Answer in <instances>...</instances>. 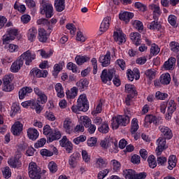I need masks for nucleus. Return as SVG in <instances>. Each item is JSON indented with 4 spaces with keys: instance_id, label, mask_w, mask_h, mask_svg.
Listing matches in <instances>:
<instances>
[{
    "instance_id": "1",
    "label": "nucleus",
    "mask_w": 179,
    "mask_h": 179,
    "mask_svg": "<svg viewBox=\"0 0 179 179\" xmlns=\"http://www.w3.org/2000/svg\"><path fill=\"white\" fill-rule=\"evenodd\" d=\"M89 110V101L86 94H80L77 100V105L71 107V111L76 114H79L80 111L86 113Z\"/></svg>"
},
{
    "instance_id": "2",
    "label": "nucleus",
    "mask_w": 179,
    "mask_h": 179,
    "mask_svg": "<svg viewBox=\"0 0 179 179\" xmlns=\"http://www.w3.org/2000/svg\"><path fill=\"white\" fill-rule=\"evenodd\" d=\"M113 129H118L120 127H127L131 121V117L128 115H117L112 118Z\"/></svg>"
},
{
    "instance_id": "3",
    "label": "nucleus",
    "mask_w": 179,
    "mask_h": 179,
    "mask_svg": "<svg viewBox=\"0 0 179 179\" xmlns=\"http://www.w3.org/2000/svg\"><path fill=\"white\" fill-rule=\"evenodd\" d=\"M28 174L31 179H41V168L36 162H30L28 167Z\"/></svg>"
},
{
    "instance_id": "4",
    "label": "nucleus",
    "mask_w": 179,
    "mask_h": 179,
    "mask_svg": "<svg viewBox=\"0 0 179 179\" xmlns=\"http://www.w3.org/2000/svg\"><path fill=\"white\" fill-rule=\"evenodd\" d=\"M40 10L41 15H45L47 18H50L54 16V7H52V4L44 0H43L41 3Z\"/></svg>"
},
{
    "instance_id": "5",
    "label": "nucleus",
    "mask_w": 179,
    "mask_h": 179,
    "mask_svg": "<svg viewBox=\"0 0 179 179\" xmlns=\"http://www.w3.org/2000/svg\"><path fill=\"white\" fill-rule=\"evenodd\" d=\"M114 73H115L114 69H110L108 70L107 69H103L100 76L101 82L105 85L107 82H111L114 78Z\"/></svg>"
},
{
    "instance_id": "6",
    "label": "nucleus",
    "mask_w": 179,
    "mask_h": 179,
    "mask_svg": "<svg viewBox=\"0 0 179 179\" xmlns=\"http://www.w3.org/2000/svg\"><path fill=\"white\" fill-rule=\"evenodd\" d=\"M21 105L24 107V108H27L28 107H31L32 110H35L36 114H40L43 110V108L41 105L38 104V103L36 102L34 100H29L24 101L21 103Z\"/></svg>"
},
{
    "instance_id": "7",
    "label": "nucleus",
    "mask_w": 179,
    "mask_h": 179,
    "mask_svg": "<svg viewBox=\"0 0 179 179\" xmlns=\"http://www.w3.org/2000/svg\"><path fill=\"white\" fill-rule=\"evenodd\" d=\"M20 57L22 61L25 60V65H31V62L36 59V53L30 50H27Z\"/></svg>"
},
{
    "instance_id": "8",
    "label": "nucleus",
    "mask_w": 179,
    "mask_h": 179,
    "mask_svg": "<svg viewBox=\"0 0 179 179\" xmlns=\"http://www.w3.org/2000/svg\"><path fill=\"white\" fill-rule=\"evenodd\" d=\"M59 145L62 148H64L66 153H72L73 150V144H72V142L68 139L66 136H64L59 141Z\"/></svg>"
},
{
    "instance_id": "9",
    "label": "nucleus",
    "mask_w": 179,
    "mask_h": 179,
    "mask_svg": "<svg viewBox=\"0 0 179 179\" xmlns=\"http://www.w3.org/2000/svg\"><path fill=\"white\" fill-rule=\"evenodd\" d=\"M167 104V112L166 118L167 120H171V115L174 114V111L177 110V103L173 99H171L166 102Z\"/></svg>"
},
{
    "instance_id": "10",
    "label": "nucleus",
    "mask_w": 179,
    "mask_h": 179,
    "mask_svg": "<svg viewBox=\"0 0 179 179\" xmlns=\"http://www.w3.org/2000/svg\"><path fill=\"white\" fill-rule=\"evenodd\" d=\"M166 141H167L166 138H163L162 137H159L157 140V143L158 145L156 148V152H157V156H160L162 155V152H163L164 150H166V149L169 148V146L166 145V143H167Z\"/></svg>"
},
{
    "instance_id": "11",
    "label": "nucleus",
    "mask_w": 179,
    "mask_h": 179,
    "mask_svg": "<svg viewBox=\"0 0 179 179\" xmlns=\"http://www.w3.org/2000/svg\"><path fill=\"white\" fill-rule=\"evenodd\" d=\"M159 129L161 132V138L170 141L173 138V131L169 127L159 126Z\"/></svg>"
},
{
    "instance_id": "12",
    "label": "nucleus",
    "mask_w": 179,
    "mask_h": 179,
    "mask_svg": "<svg viewBox=\"0 0 179 179\" xmlns=\"http://www.w3.org/2000/svg\"><path fill=\"white\" fill-rule=\"evenodd\" d=\"M29 75L34 78H47L48 71L47 70H40L38 68L35 67L30 71Z\"/></svg>"
},
{
    "instance_id": "13",
    "label": "nucleus",
    "mask_w": 179,
    "mask_h": 179,
    "mask_svg": "<svg viewBox=\"0 0 179 179\" xmlns=\"http://www.w3.org/2000/svg\"><path fill=\"white\" fill-rule=\"evenodd\" d=\"M150 10L152 12V17L154 20H159L160 15H162V10L159 4L151 3L148 6Z\"/></svg>"
},
{
    "instance_id": "14",
    "label": "nucleus",
    "mask_w": 179,
    "mask_h": 179,
    "mask_svg": "<svg viewBox=\"0 0 179 179\" xmlns=\"http://www.w3.org/2000/svg\"><path fill=\"white\" fill-rule=\"evenodd\" d=\"M127 37V35L122 32V31H116L113 33V38L119 45H121V44H124L127 41V39H125Z\"/></svg>"
},
{
    "instance_id": "15",
    "label": "nucleus",
    "mask_w": 179,
    "mask_h": 179,
    "mask_svg": "<svg viewBox=\"0 0 179 179\" xmlns=\"http://www.w3.org/2000/svg\"><path fill=\"white\" fill-rule=\"evenodd\" d=\"M33 93V88L31 87H23L18 92L20 100H23L25 97H29Z\"/></svg>"
},
{
    "instance_id": "16",
    "label": "nucleus",
    "mask_w": 179,
    "mask_h": 179,
    "mask_svg": "<svg viewBox=\"0 0 179 179\" xmlns=\"http://www.w3.org/2000/svg\"><path fill=\"white\" fill-rule=\"evenodd\" d=\"M61 139V131L58 129H52L50 134L48 137L47 143H51L54 141H59Z\"/></svg>"
},
{
    "instance_id": "17",
    "label": "nucleus",
    "mask_w": 179,
    "mask_h": 179,
    "mask_svg": "<svg viewBox=\"0 0 179 179\" xmlns=\"http://www.w3.org/2000/svg\"><path fill=\"white\" fill-rule=\"evenodd\" d=\"M23 131V124L17 121L14 123V125L11 127V132L14 136H20Z\"/></svg>"
},
{
    "instance_id": "18",
    "label": "nucleus",
    "mask_w": 179,
    "mask_h": 179,
    "mask_svg": "<svg viewBox=\"0 0 179 179\" xmlns=\"http://www.w3.org/2000/svg\"><path fill=\"white\" fill-rule=\"evenodd\" d=\"M22 66H23V59H21L20 57L12 64L10 66V72H13V73H17L22 69Z\"/></svg>"
},
{
    "instance_id": "19",
    "label": "nucleus",
    "mask_w": 179,
    "mask_h": 179,
    "mask_svg": "<svg viewBox=\"0 0 179 179\" xmlns=\"http://www.w3.org/2000/svg\"><path fill=\"white\" fill-rule=\"evenodd\" d=\"M89 80L87 78H82L79 81L76 83V86L78 90L80 92H85V90H87L89 87Z\"/></svg>"
},
{
    "instance_id": "20",
    "label": "nucleus",
    "mask_w": 179,
    "mask_h": 179,
    "mask_svg": "<svg viewBox=\"0 0 179 179\" xmlns=\"http://www.w3.org/2000/svg\"><path fill=\"white\" fill-rule=\"evenodd\" d=\"M99 62L102 64V66H108L111 63V52L107 51L105 55L100 56Z\"/></svg>"
},
{
    "instance_id": "21",
    "label": "nucleus",
    "mask_w": 179,
    "mask_h": 179,
    "mask_svg": "<svg viewBox=\"0 0 179 179\" xmlns=\"http://www.w3.org/2000/svg\"><path fill=\"white\" fill-rule=\"evenodd\" d=\"M135 15L134 13L128 12V11H124L122 13H120L119 14V19L120 20H122L125 23H128L131 21V19H133Z\"/></svg>"
},
{
    "instance_id": "22",
    "label": "nucleus",
    "mask_w": 179,
    "mask_h": 179,
    "mask_svg": "<svg viewBox=\"0 0 179 179\" xmlns=\"http://www.w3.org/2000/svg\"><path fill=\"white\" fill-rule=\"evenodd\" d=\"M64 66H65L64 62H59L58 64H55L53 66V71H52V76L57 78L59 74V72L64 69Z\"/></svg>"
},
{
    "instance_id": "23",
    "label": "nucleus",
    "mask_w": 179,
    "mask_h": 179,
    "mask_svg": "<svg viewBox=\"0 0 179 179\" xmlns=\"http://www.w3.org/2000/svg\"><path fill=\"white\" fill-rule=\"evenodd\" d=\"M129 37L133 44H135L136 47H138V45H141V43H142V39L141 38V36L139 32H131L129 35Z\"/></svg>"
},
{
    "instance_id": "24",
    "label": "nucleus",
    "mask_w": 179,
    "mask_h": 179,
    "mask_svg": "<svg viewBox=\"0 0 179 179\" xmlns=\"http://www.w3.org/2000/svg\"><path fill=\"white\" fill-rule=\"evenodd\" d=\"M75 61H76L77 65H78V66H82V65H83V64H86V62H90V57L87 56V55H79L75 57Z\"/></svg>"
},
{
    "instance_id": "25",
    "label": "nucleus",
    "mask_w": 179,
    "mask_h": 179,
    "mask_svg": "<svg viewBox=\"0 0 179 179\" xmlns=\"http://www.w3.org/2000/svg\"><path fill=\"white\" fill-rule=\"evenodd\" d=\"M38 39L40 43H45L48 40V34L45 29L43 28L38 29Z\"/></svg>"
},
{
    "instance_id": "26",
    "label": "nucleus",
    "mask_w": 179,
    "mask_h": 179,
    "mask_svg": "<svg viewBox=\"0 0 179 179\" xmlns=\"http://www.w3.org/2000/svg\"><path fill=\"white\" fill-rule=\"evenodd\" d=\"M177 59L175 57H170L167 61L164 63V68L166 71H173L176 65Z\"/></svg>"
},
{
    "instance_id": "27",
    "label": "nucleus",
    "mask_w": 179,
    "mask_h": 179,
    "mask_svg": "<svg viewBox=\"0 0 179 179\" xmlns=\"http://www.w3.org/2000/svg\"><path fill=\"white\" fill-rule=\"evenodd\" d=\"M27 37L28 41H31V43L36 41V38L37 37V29L34 27L30 28L27 31Z\"/></svg>"
},
{
    "instance_id": "28",
    "label": "nucleus",
    "mask_w": 179,
    "mask_h": 179,
    "mask_svg": "<svg viewBox=\"0 0 179 179\" xmlns=\"http://www.w3.org/2000/svg\"><path fill=\"white\" fill-rule=\"evenodd\" d=\"M147 27L149 29V30H152L153 31H159V30L162 29V24H160L158 20H155L154 21L149 22L147 24Z\"/></svg>"
},
{
    "instance_id": "29",
    "label": "nucleus",
    "mask_w": 179,
    "mask_h": 179,
    "mask_svg": "<svg viewBox=\"0 0 179 179\" xmlns=\"http://www.w3.org/2000/svg\"><path fill=\"white\" fill-rule=\"evenodd\" d=\"M110 20H111L110 17H106L103 19L99 27L100 31L104 33L108 30L110 27Z\"/></svg>"
},
{
    "instance_id": "30",
    "label": "nucleus",
    "mask_w": 179,
    "mask_h": 179,
    "mask_svg": "<svg viewBox=\"0 0 179 179\" xmlns=\"http://www.w3.org/2000/svg\"><path fill=\"white\" fill-rule=\"evenodd\" d=\"M40 135L38 131L34 128H29L27 129V136L31 141H36Z\"/></svg>"
},
{
    "instance_id": "31",
    "label": "nucleus",
    "mask_w": 179,
    "mask_h": 179,
    "mask_svg": "<svg viewBox=\"0 0 179 179\" xmlns=\"http://www.w3.org/2000/svg\"><path fill=\"white\" fill-rule=\"evenodd\" d=\"M168 170H173L177 166V156L172 155L168 159Z\"/></svg>"
},
{
    "instance_id": "32",
    "label": "nucleus",
    "mask_w": 179,
    "mask_h": 179,
    "mask_svg": "<svg viewBox=\"0 0 179 179\" xmlns=\"http://www.w3.org/2000/svg\"><path fill=\"white\" fill-rule=\"evenodd\" d=\"M159 80L162 85H170V82H171V76L169 73H163L160 76Z\"/></svg>"
},
{
    "instance_id": "33",
    "label": "nucleus",
    "mask_w": 179,
    "mask_h": 179,
    "mask_svg": "<svg viewBox=\"0 0 179 179\" xmlns=\"http://www.w3.org/2000/svg\"><path fill=\"white\" fill-rule=\"evenodd\" d=\"M63 127L64 128L66 134H72L73 131V126L72 125V121H71V119H66L64 121Z\"/></svg>"
},
{
    "instance_id": "34",
    "label": "nucleus",
    "mask_w": 179,
    "mask_h": 179,
    "mask_svg": "<svg viewBox=\"0 0 179 179\" xmlns=\"http://www.w3.org/2000/svg\"><path fill=\"white\" fill-rule=\"evenodd\" d=\"M54 6L57 12L65 10V0H55Z\"/></svg>"
},
{
    "instance_id": "35",
    "label": "nucleus",
    "mask_w": 179,
    "mask_h": 179,
    "mask_svg": "<svg viewBox=\"0 0 179 179\" xmlns=\"http://www.w3.org/2000/svg\"><path fill=\"white\" fill-rule=\"evenodd\" d=\"M79 156H80V154L76 152V153H73L69 157V164L71 166V167H72V169H75V167H76L77 160Z\"/></svg>"
},
{
    "instance_id": "36",
    "label": "nucleus",
    "mask_w": 179,
    "mask_h": 179,
    "mask_svg": "<svg viewBox=\"0 0 179 179\" xmlns=\"http://www.w3.org/2000/svg\"><path fill=\"white\" fill-rule=\"evenodd\" d=\"M96 163L97 169H106V167H107V164H108L107 159L103 158L101 157L96 158Z\"/></svg>"
},
{
    "instance_id": "37",
    "label": "nucleus",
    "mask_w": 179,
    "mask_h": 179,
    "mask_svg": "<svg viewBox=\"0 0 179 179\" xmlns=\"http://www.w3.org/2000/svg\"><path fill=\"white\" fill-rule=\"evenodd\" d=\"M67 99H73L78 96V87H73L70 90L66 92Z\"/></svg>"
},
{
    "instance_id": "38",
    "label": "nucleus",
    "mask_w": 179,
    "mask_h": 179,
    "mask_svg": "<svg viewBox=\"0 0 179 179\" xmlns=\"http://www.w3.org/2000/svg\"><path fill=\"white\" fill-rule=\"evenodd\" d=\"M55 90L57 92V97H59V99L64 97L65 94L64 93V87H62V84L59 83H57L55 86Z\"/></svg>"
},
{
    "instance_id": "39",
    "label": "nucleus",
    "mask_w": 179,
    "mask_h": 179,
    "mask_svg": "<svg viewBox=\"0 0 179 179\" xmlns=\"http://www.w3.org/2000/svg\"><path fill=\"white\" fill-rule=\"evenodd\" d=\"M8 164L13 167V169H19L22 163L17 157H15L14 158L10 159Z\"/></svg>"
},
{
    "instance_id": "40",
    "label": "nucleus",
    "mask_w": 179,
    "mask_h": 179,
    "mask_svg": "<svg viewBox=\"0 0 179 179\" xmlns=\"http://www.w3.org/2000/svg\"><path fill=\"white\" fill-rule=\"evenodd\" d=\"M147 162L150 169H156L157 167V162H156V157L151 155L148 157Z\"/></svg>"
},
{
    "instance_id": "41",
    "label": "nucleus",
    "mask_w": 179,
    "mask_h": 179,
    "mask_svg": "<svg viewBox=\"0 0 179 179\" xmlns=\"http://www.w3.org/2000/svg\"><path fill=\"white\" fill-rule=\"evenodd\" d=\"M80 124L85 128H89L92 125V120L89 118V116H82L80 118Z\"/></svg>"
},
{
    "instance_id": "42",
    "label": "nucleus",
    "mask_w": 179,
    "mask_h": 179,
    "mask_svg": "<svg viewBox=\"0 0 179 179\" xmlns=\"http://www.w3.org/2000/svg\"><path fill=\"white\" fill-rule=\"evenodd\" d=\"M37 24H41L42 26H46L48 30L50 32L52 31V26L50 25V21L45 18H41L37 20Z\"/></svg>"
},
{
    "instance_id": "43",
    "label": "nucleus",
    "mask_w": 179,
    "mask_h": 179,
    "mask_svg": "<svg viewBox=\"0 0 179 179\" xmlns=\"http://www.w3.org/2000/svg\"><path fill=\"white\" fill-rule=\"evenodd\" d=\"M66 69L69 71H71L73 72V73H80V71L78 68V65H76L73 62H70L67 63Z\"/></svg>"
},
{
    "instance_id": "44",
    "label": "nucleus",
    "mask_w": 179,
    "mask_h": 179,
    "mask_svg": "<svg viewBox=\"0 0 179 179\" xmlns=\"http://www.w3.org/2000/svg\"><path fill=\"white\" fill-rule=\"evenodd\" d=\"M98 131L101 134H108V132H110V127L108 126V122L106 121L103 122L98 128Z\"/></svg>"
},
{
    "instance_id": "45",
    "label": "nucleus",
    "mask_w": 179,
    "mask_h": 179,
    "mask_svg": "<svg viewBox=\"0 0 179 179\" xmlns=\"http://www.w3.org/2000/svg\"><path fill=\"white\" fill-rule=\"evenodd\" d=\"M125 91L127 94H134L138 95V92H136V89L135 88V85L131 84L125 85Z\"/></svg>"
},
{
    "instance_id": "46",
    "label": "nucleus",
    "mask_w": 179,
    "mask_h": 179,
    "mask_svg": "<svg viewBox=\"0 0 179 179\" xmlns=\"http://www.w3.org/2000/svg\"><path fill=\"white\" fill-rule=\"evenodd\" d=\"M136 172L133 169H126L124 171V178L135 179Z\"/></svg>"
},
{
    "instance_id": "47",
    "label": "nucleus",
    "mask_w": 179,
    "mask_h": 179,
    "mask_svg": "<svg viewBox=\"0 0 179 179\" xmlns=\"http://www.w3.org/2000/svg\"><path fill=\"white\" fill-rule=\"evenodd\" d=\"M138 129H139V124L138 122V119L133 118L131 120V134H135V132H136Z\"/></svg>"
},
{
    "instance_id": "48",
    "label": "nucleus",
    "mask_w": 179,
    "mask_h": 179,
    "mask_svg": "<svg viewBox=\"0 0 179 179\" xmlns=\"http://www.w3.org/2000/svg\"><path fill=\"white\" fill-rule=\"evenodd\" d=\"M145 121L149 124H157V117L153 115H147L145 117Z\"/></svg>"
},
{
    "instance_id": "49",
    "label": "nucleus",
    "mask_w": 179,
    "mask_h": 179,
    "mask_svg": "<svg viewBox=\"0 0 179 179\" xmlns=\"http://www.w3.org/2000/svg\"><path fill=\"white\" fill-rule=\"evenodd\" d=\"M47 100H48V97L45 93L43 92L41 95L38 96L36 103H38V104H45Z\"/></svg>"
},
{
    "instance_id": "50",
    "label": "nucleus",
    "mask_w": 179,
    "mask_h": 179,
    "mask_svg": "<svg viewBox=\"0 0 179 179\" xmlns=\"http://www.w3.org/2000/svg\"><path fill=\"white\" fill-rule=\"evenodd\" d=\"M150 54L153 57H156L160 52V48H159V45H157L156 43H153L151 45L150 48Z\"/></svg>"
},
{
    "instance_id": "51",
    "label": "nucleus",
    "mask_w": 179,
    "mask_h": 179,
    "mask_svg": "<svg viewBox=\"0 0 179 179\" xmlns=\"http://www.w3.org/2000/svg\"><path fill=\"white\" fill-rule=\"evenodd\" d=\"M169 48L173 52H179V43L177 41L170 42Z\"/></svg>"
},
{
    "instance_id": "52",
    "label": "nucleus",
    "mask_w": 179,
    "mask_h": 179,
    "mask_svg": "<svg viewBox=\"0 0 179 179\" xmlns=\"http://www.w3.org/2000/svg\"><path fill=\"white\" fill-rule=\"evenodd\" d=\"M48 169L52 174H55L56 171H58V165L54 161H51L48 164Z\"/></svg>"
},
{
    "instance_id": "53",
    "label": "nucleus",
    "mask_w": 179,
    "mask_h": 179,
    "mask_svg": "<svg viewBox=\"0 0 179 179\" xmlns=\"http://www.w3.org/2000/svg\"><path fill=\"white\" fill-rule=\"evenodd\" d=\"M168 22L171 26L173 27H177L178 24H177V17L174 15H170L168 17Z\"/></svg>"
},
{
    "instance_id": "54",
    "label": "nucleus",
    "mask_w": 179,
    "mask_h": 179,
    "mask_svg": "<svg viewBox=\"0 0 179 179\" xmlns=\"http://www.w3.org/2000/svg\"><path fill=\"white\" fill-rule=\"evenodd\" d=\"M20 111V106L13 103L11 106L10 117H15Z\"/></svg>"
},
{
    "instance_id": "55",
    "label": "nucleus",
    "mask_w": 179,
    "mask_h": 179,
    "mask_svg": "<svg viewBox=\"0 0 179 179\" xmlns=\"http://www.w3.org/2000/svg\"><path fill=\"white\" fill-rule=\"evenodd\" d=\"M52 131V129H51V126H50V124H45L43 127V134L46 136L47 140L48 139V137L50 136Z\"/></svg>"
},
{
    "instance_id": "56",
    "label": "nucleus",
    "mask_w": 179,
    "mask_h": 179,
    "mask_svg": "<svg viewBox=\"0 0 179 179\" xmlns=\"http://www.w3.org/2000/svg\"><path fill=\"white\" fill-rule=\"evenodd\" d=\"M169 97V94L167 93H163L160 91H157L155 93V98L157 100H166Z\"/></svg>"
},
{
    "instance_id": "57",
    "label": "nucleus",
    "mask_w": 179,
    "mask_h": 179,
    "mask_svg": "<svg viewBox=\"0 0 179 179\" xmlns=\"http://www.w3.org/2000/svg\"><path fill=\"white\" fill-rule=\"evenodd\" d=\"M136 96L138 95H135V94H127L124 101L126 106H131L132 103V99H135Z\"/></svg>"
},
{
    "instance_id": "58",
    "label": "nucleus",
    "mask_w": 179,
    "mask_h": 179,
    "mask_svg": "<svg viewBox=\"0 0 179 179\" xmlns=\"http://www.w3.org/2000/svg\"><path fill=\"white\" fill-rule=\"evenodd\" d=\"M3 176L4 178H10L12 177V171H10V168L9 166H6L2 171Z\"/></svg>"
},
{
    "instance_id": "59",
    "label": "nucleus",
    "mask_w": 179,
    "mask_h": 179,
    "mask_svg": "<svg viewBox=\"0 0 179 179\" xmlns=\"http://www.w3.org/2000/svg\"><path fill=\"white\" fill-rule=\"evenodd\" d=\"M14 9H15V10H17L20 13H23L24 12H26V6L23 4L19 5L17 3V1H16L14 4Z\"/></svg>"
},
{
    "instance_id": "60",
    "label": "nucleus",
    "mask_w": 179,
    "mask_h": 179,
    "mask_svg": "<svg viewBox=\"0 0 179 179\" xmlns=\"http://www.w3.org/2000/svg\"><path fill=\"white\" fill-rule=\"evenodd\" d=\"M40 153L41 156H45V157H51V156L54 155V152L45 148L41 150Z\"/></svg>"
},
{
    "instance_id": "61",
    "label": "nucleus",
    "mask_w": 179,
    "mask_h": 179,
    "mask_svg": "<svg viewBox=\"0 0 179 179\" xmlns=\"http://www.w3.org/2000/svg\"><path fill=\"white\" fill-rule=\"evenodd\" d=\"M134 6L135 8H136L137 9H138V10H140L141 12H146L148 7H146L145 5H144L143 3L138 1L134 3Z\"/></svg>"
},
{
    "instance_id": "62",
    "label": "nucleus",
    "mask_w": 179,
    "mask_h": 179,
    "mask_svg": "<svg viewBox=\"0 0 179 179\" xmlns=\"http://www.w3.org/2000/svg\"><path fill=\"white\" fill-rule=\"evenodd\" d=\"M111 164L113 166V170L115 171H120L121 169V163H120V162L117 161L116 159H113L111 161Z\"/></svg>"
},
{
    "instance_id": "63",
    "label": "nucleus",
    "mask_w": 179,
    "mask_h": 179,
    "mask_svg": "<svg viewBox=\"0 0 179 179\" xmlns=\"http://www.w3.org/2000/svg\"><path fill=\"white\" fill-rule=\"evenodd\" d=\"M47 143V139L42 138L37 141V142L34 144V148L36 149H38V148H43L44 145Z\"/></svg>"
},
{
    "instance_id": "64",
    "label": "nucleus",
    "mask_w": 179,
    "mask_h": 179,
    "mask_svg": "<svg viewBox=\"0 0 179 179\" xmlns=\"http://www.w3.org/2000/svg\"><path fill=\"white\" fill-rule=\"evenodd\" d=\"M145 75L147 76V78H149L150 80H152L155 79V78L156 76V72H155V71H153L152 69H148L145 72Z\"/></svg>"
}]
</instances>
